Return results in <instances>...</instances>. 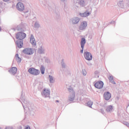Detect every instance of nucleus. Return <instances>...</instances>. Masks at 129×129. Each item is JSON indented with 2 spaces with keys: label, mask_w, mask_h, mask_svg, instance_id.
I'll list each match as a JSON object with an SVG mask.
<instances>
[{
  "label": "nucleus",
  "mask_w": 129,
  "mask_h": 129,
  "mask_svg": "<svg viewBox=\"0 0 129 129\" xmlns=\"http://www.w3.org/2000/svg\"><path fill=\"white\" fill-rule=\"evenodd\" d=\"M21 100L25 104L24 105V103L21 102L25 112H26V113H29L30 115H34V114H35V111H36V110L34 108V106H33V105H30L29 101L25 99V97H24L23 94H21Z\"/></svg>",
  "instance_id": "nucleus-1"
},
{
  "label": "nucleus",
  "mask_w": 129,
  "mask_h": 129,
  "mask_svg": "<svg viewBox=\"0 0 129 129\" xmlns=\"http://www.w3.org/2000/svg\"><path fill=\"white\" fill-rule=\"evenodd\" d=\"M27 24L21 23L16 28H13L14 31L18 30V32H25L26 31Z\"/></svg>",
  "instance_id": "nucleus-2"
},
{
  "label": "nucleus",
  "mask_w": 129,
  "mask_h": 129,
  "mask_svg": "<svg viewBox=\"0 0 129 129\" xmlns=\"http://www.w3.org/2000/svg\"><path fill=\"white\" fill-rule=\"evenodd\" d=\"M24 31L19 32L16 34V38L17 40H23L26 37H27V34L24 33Z\"/></svg>",
  "instance_id": "nucleus-3"
},
{
  "label": "nucleus",
  "mask_w": 129,
  "mask_h": 129,
  "mask_svg": "<svg viewBox=\"0 0 129 129\" xmlns=\"http://www.w3.org/2000/svg\"><path fill=\"white\" fill-rule=\"evenodd\" d=\"M28 72L30 73V74H32V75H35V76H37L40 74V71L34 68H30L28 70Z\"/></svg>",
  "instance_id": "nucleus-4"
},
{
  "label": "nucleus",
  "mask_w": 129,
  "mask_h": 129,
  "mask_svg": "<svg viewBox=\"0 0 129 129\" xmlns=\"http://www.w3.org/2000/svg\"><path fill=\"white\" fill-rule=\"evenodd\" d=\"M51 94V91L49 89H46L44 88L41 92V95L43 97L45 98L50 97V94Z\"/></svg>",
  "instance_id": "nucleus-5"
},
{
  "label": "nucleus",
  "mask_w": 129,
  "mask_h": 129,
  "mask_svg": "<svg viewBox=\"0 0 129 129\" xmlns=\"http://www.w3.org/2000/svg\"><path fill=\"white\" fill-rule=\"evenodd\" d=\"M23 52L24 54L26 55H33L34 54V51H33V48H25L23 50Z\"/></svg>",
  "instance_id": "nucleus-6"
},
{
  "label": "nucleus",
  "mask_w": 129,
  "mask_h": 129,
  "mask_svg": "<svg viewBox=\"0 0 129 129\" xmlns=\"http://www.w3.org/2000/svg\"><path fill=\"white\" fill-rule=\"evenodd\" d=\"M85 59L88 61H91L92 60V54L88 51H86L84 53Z\"/></svg>",
  "instance_id": "nucleus-7"
},
{
  "label": "nucleus",
  "mask_w": 129,
  "mask_h": 129,
  "mask_svg": "<svg viewBox=\"0 0 129 129\" xmlns=\"http://www.w3.org/2000/svg\"><path fill=\"white\" fill-rule=\"evenodd\" d=\"M103 85H104V83H103L102 81H97L94 84L95 87L98 89H101L103 88Z\"/></svg>",
  "instance_id": "nucleus-8"
},
{
  "label": "nucleus",
  "mask_w": 129,
  "mask_h": 129,
  "mask_svg": "<svg viewBox=\"0 0 129 129\" xmlns=\"http://www.w3.org/2000/svg\"><path fill=\"white\" fill-rule=\"evenodd\" d=\"M87 27V22L83 21L81 23L79 28L80 31H85V30H86Z\"/></svg>",
  "instance_id": "nucleus-9"
},
{
  "label": "nucleus",
  "mask_w": 129,
  "mask_h": 129,
  "mask_svg": "<svg viewBox=\"0 0 129 129\" xmlns=\"http://www.w3.org/2000/svg\"><path fill=\"white\" fill-rule=\"evenodd\" d=\"M16 8L19 12H23V11L25 10V6H24V4L21 2H19L16 5Z\"/></svg>",
  "instance_id": "nucleus-10"
},
{
  "label": "nucleus",
  "mask_w": 129,
  "mask_h": 129,
  "mask_svg": "<svg viewBox=\"0 0 129 129\" xmlns=\"http://www.w3.org/2000/svg\"><path fill=\"white\" fill-rule=\"evenodd\" d=\"M85 44H86V39H85V38L83 37L81 38V47L82 48V49L81 50L80 52L82 53H83V50L84 49Z\"/></svg>",
  "instance_id": "nucleus-11"
},
{
  "label": "nucleus",
  "mask_w": 129,
  "mask_h": 129,
  "mask_svg": "<svg viewBox=\"0 0 129 129\" xmlns=\"http://www.w3.org/2000/svg\"><path fill=\"white\" fill-rule=\"evenodd\" d=\"M70 22L73 25H77L80 22V18L79 17H74L70 20Z\"/></svg>",
  "instance_id": "nucleus-12"
},
{
  "label": "nucleus",
  "mask_w": 129,
  "mask_h": 129,
  "mask_svg": "<svg viewBox=\"0 0 129 129\" xmlns=\"http://www.w3.org/2000/svg\"><path fill=\"white\" fill-rule=\"evenodd\" d=\"M104 98L105 100H109L111 98V94H110V92L108 91L105 92L104 93Z\"/></svg>",
  "instance_id": "nucleus-13"
},
{
  "label": "nucleus",
  "mask_w": 129,
  "mask_h": 129,
  "mask_svg": "<svg viewBox=\"0 0 129 129\" xmlns=\"http://www.w3.org/2000/svg\"><path fill=\"white\" fill-rule=\"evenodd\" d=\"M23 40H18L15 42L16 47H18L19 49L23 48V45H24Z\"/></svg>",
  "instance_id": "nucleus-14"
},
{
  "label": "nucleus",
  "mask_w": 129,
  "mask_h": 129,
  "mask_svg": "<svg viewBox=\"0 0 129 129\" xmlns=\"http://www.w3.org/2000/svg\"><path fill=\"white\" fill-rule=\"evenodd\" d=\"M91 15V12L86 10L84 13H80V16L81 17H83V18H86V17H88Z\"/></svg>",
  "instance_id": "nucleus-15"
},
{
  "label": "nucleus",
  "mask_w": 129,
  "mask_h": 129,
  "mask_svg": "<svg viewBox=\"0 0 129 129\" xmlns=\"http://www.w3.org/2000/svg\"><path fill=\"white\" fill-rule=\"evenodd\" d=\"M18 71V69L16 67H12L10 70H9V72L10 74L12 75H15L17 73V71Z\"/></svg>",
  "instance_id": "nucleus-16"
},
{
  "label": "nucleus",
  "mask_w": 129,
  "mask_h": 129,
  "mask_svg": "<svg viewBox=\"0 0 129 129\" xmlns=\"http://www.w3.org/2000/svg\"><path fill=\"white\" fill-rule=\"evenodd\" d=\"M30 42L32 45H33V46H36V40L35 39V37H34V35H33V34L31 35Z\"/></svg>",
  "instance_id": "nucleus-17"
},
{
  "label": "nucleus",
  "mask_w": 129,
  "mask_h": 129,
  "mask_svg": "<svg viewBox=\"0 0 129 129\" xmlns=\"http://www.w3.org/2000/svg\"><path fill=\"white\" fill-rule=\"evenodd\" d=\"M38 52L39 54H45V49L43 46H40L38 50Z\"/></svg>",
  "instance_id": "nucleus-18"
},
{
  "label": "nucleus",
  "mask_w": 129,
  "mask_h": 129,
  "mask_svg": "<svg viewBox=\"0 0 129 129\" xmlns=\"http://www.w3.org/2000/svg\"><path fill=\"white\" fill-rule=\"evenodd\" d=\"M61 65L62 69H66V68H67V65L65 63V61L64 60V59H62L61 60Z\"/></svg>",
  "instance_id": "nucleus-19"
},
{
  "label": "nucleus",
  "mask_w": 129,
  "mask_h": 129,
  "mask_svg": "<svg viewBox=\"0 0 129 129\" xmlns=\"http://www.w3.org/2000/svg\"><path fill=\"white\" fill-rule=\"evenodd\" d=\"M113 109V107L112 105H109L106 107V111L107 112H111Z\"/></svg>",
  "instance_id": "nucleus-20"
},
{
  "label": "nucleus",
  "mask_w": 129,
  "mask_h": 129,
  "mask_svg": "<svg viewBox=\"0 0 129 129\" xmlns=\"http://www.w3.org/2000/svg\"><path fill=\"white\" fill-rule=\"evenodd\" d=\"M75 98V93H73L72 94H70V97L69 99V100H70V101H73Z\"/></svg>",
  "instance_id": "nucleus-21"
},
{
  "label": "nucleus",
  "mask_w": 129,
  "mask_h": 129,
  "mask_svg": "<svg viewBox=\"0 0 129 129\" xmlns=\"http://www.w3.org/2000/svg\"><path fill=\"white\" fill-rule=\"evenodd\" d=\"M16 57V60L17 61V62H18L19 63H21V62H22V58H21L19 56V54L17 53L15 55Z\"/></svg>",
  "instance_id": "nucleus-22"
},
{
  "label": "nucleus",
  "mask_w": 129,
  "mask_h": 129,
  "mask_svg": "<svg viewBox=\"0 0 129 129\" xmlns=\"http://www.w3.org/2000/svg\"><path fill=\"white\" fill-rule=\"evenodd\" d=\"M79 6H80L81 7H85V6H86L85 1H84V0H80Z\"/></svg>",
  "instance_id": "nucleus-23"
},
{
  "label": "nucleus",
  "mask_w": 129,
  "mask_h": 129,
  "mask_svg": "<svg viewBox=\"0 0 129 129\" xmlns=\"http://www.w3.org/2000/svg\"><path fill=\"white\" fill-rule=\"evenodd\" d=\"M24 15L26 18H28V17H30L31 16V11L27 10L24 12Z\"/></svg>",
  "instance_id": "nucleus-24"
},
{
  "label": "nucleus",
  "mask_w": 129,
  "mask_h": 129,
  "mask_svg": "<svg viewBox=\"0 0 129 129\" xmlns=\"http://www.w3.org/2000/svg\"><path fill=\"white\" fill-rule=\"evenodd\" d=\"M48 78L50 83H54L55 82V80H54V78L53 77V76L49 75Z\"/></svg>",
  "instance_id": "nucleus-25"
},
{
  "label": "nucleus",
  "mask_w": 129,
  "mask_h": 129,
  "mask_svg": "<svg viewBox=\"0 0 129 129\" xmlns=\"http://www.w3.org/2000/svg\"><path fill=\"white\" fill-rule=\"evenodd\" d=\"M45 66L44 65H41L40 67V71L41 72V74H45Z\"/></svg>",
  "instance_id": "nucleus-26"
},
{
  "label": "nucleus",
  "mask_w": 129,
  "mask_h": 129,
  "mask_svg": "<svg viewBox=\"0 0 129 129\" xmlns=\"http://www.w3.org/2000/svg\"><path fill=\"white\" fill-rule=\"evenodd\" d=\"M80 0H74V4L77 8H79Z\"/></svg>",
  "instance_id": "nucleus-27"
},
{
  "label": "nucleus",
  "mask_w": 129,
  "mask_h": 129,
  "mask_svg": "<svg viewBox=\"0 0 129 129\" xmlns=\"http://www.w3.org/2000/svg\"><path fill=\"white\" fill-rule=\"evenodd\" d=\"M93 104V102L92 101H89L87 102V105L89 107L92 108V105Z\"/></svg>",
  "instance_id": "nucleus-28"
},
{
  "label": "nucleus",
  "mask_w": 129,
  "mask_h": 129,
  "mask_svg": "<svg viewBox=\"0 0 129 129\" xmlns=\"http://www.w3.org/2000/svg\"><path fill=\"white\" fill-rule=\"evenodd\" d=\"M34 27L35 29H39L40 28V24H39V22H35V23L34 24Z\"/></svg>",
  "instance_id": "nucleus-29"
},
{
  "label": "nucleus",
  "mask_w": 129,
  "mask_h": 129,
  "mask_svg": "<svg viewBox=\"0 0 129 129\" xmlns=\"http://www.w3.org/2000/svg\"><path fill=\"white\" fill-rule=\"evenodd\" d=\"M68 90L69 92H70V94H72V93H75V92H74V90H73V88H69Z\"/></svg>",
  "instance_id": "nucleus-30"
},
{
  "label": "nucleus",
  "mask_w": 129,
  "mask_h": 129,
  "mask_svg": "<svg viewBox=\"0 0 129 129\" xmlns=\"http://www.w3.org/2000/svg\"><path fill=\"white\" fill-rule=\"evenodd\" d=\"M118 6H119V7H120L121 8H123V2L122 1L119 2V3H118Z\"/></svg>",
  "instance_id": "nucleus-31"
},
{
  "label": "nucleus",
  "mask_w": 129,
  "mask_h": 129,
  "mask_svg": "<svg viewBox=\"0 0 129 129\" xmlns=\"http://www.w3.org/2000/svg\"><path fill=\"white\" fill-rule=\"evenodd\" d=\"M44 58H45V63H50V59H49V58L48 57H44Z\"/></svg>",
  "instance_id": "nucleus-32"
},
{
  "label": "nucleus",
  "mask_w": 129,
  "mask_h": 129,
  "mask_svg": "<svg viewBox=\"0 0 129 129\" xmlns=\"http://www.w3.org/2000/svg\"><path fill=\"white\" fill-rule=\"evenodd\" d=\"M82 73L84 76H86V71L85 70H82Z\"/></svg>",
  "instance_id": "nucleus-33"
},
{
  "label": "nucleus",
  "mask_w": 129,
  "mask_h": 129,
  "mask_svg": "<svg viewBox=\"0 0 129 129\" xmlns=\"http://www.w3.org/2000/svg\"><path fill=\"white\" fill-rule=\"evenodd\" d=\"M38 90H42V89H43V85L42 84H39L38 87Z\"/></svg>",
  "instance_id": "nucleus-34"
},
{
  "label": "nucleus",
  "mask_w": 129,
  "mask_h": 129,
  "mask_svg": "<svg viewBox=\"0 0 129 129\" xmlns=\"http://www.w3.org/2000/svg\"><path fill=\"white\" fill-rule=\"evenodd\" d=\"M108 79H109L110 82H111V81H113V77L112 76H109Z\"/></svg>",
  "instance_id": "nucleus-35"
},
{
  "label": "nucleus",
  "mask_w": 129,
  "mask_h": 129,
  "mask_svg": "<svg viewBox=\"0 0 129 129\" xmlns=\"http://www.w3.org/2000/svg\"><path fill=\"white\" fill-rule=\"evenodd\" d=\"M124 124L126 125V126H129V123L127 122H124Z\"/></svg>",
  "instance_id": "nucleus-36"
},
{
  "label": "nucleus",
  "mask_w": 129,
  "mask_h": 129,
  "mask_svg": "<svg viewBox=\"0 0 129 129\" xmlns=\"http://www.w3.org/2000/svg\"><path fill=\"white\" fill-rule=\"evenodd\" d=\"M5 129H13L12 126H7Z\"/></svg>",
  "instance_id": "nucleus-37"
},
{
  "label": "nucleus",
  "mask_w": 129,
  "mask_h": 129,
  "mask_svg": "<svg viewBox=\"0 0 129 129\" xmlns=\"http://www.w3.org/2000/svg\"><path fill=\"white\" fill-rule=\"evenodd\" d=\"M101 113H102L103 114H104V110H103V109H101Z\"/></svg>",
  "instance_id": "nucleus-38"
},
{
  "label": "nucleus",
  "mask_w": 129,
  "mask_h": 129,
  "mask_svg": "<svg viewBox=\"0 0 129 129\" xmlns=\"http://www.w3.org/2000/svg\"><path fill=\"white\" fill-rule=\"evenodd\" d=\"M25 129H31V127H30V126L27 125L26 127H25Z\"/></svg>",
  "instance_id": "nucleus-39"
},
{
  "label": "nucleus",
  "mask_w": 129,
  "mask_h": 129,
  "mask_svg": "<svg viewBox=\"0 0 129 129\" xmlns=\"http://www.w3.org/2000/svg\"><path fill=\"white\" fill-rule=\"evenodd\" d=\"M111 83H112V84H116V83H115V82L113 80L111 82Z\"/></svg>",
  "instance_id": "nucleus-40"
},
{
  "label": "nucleus",
  "mask_w": 129,
  "mask_h": 129,
  "mask_svg": "<svg viewBox=\"0 0 129 129\" xmlns=\"http://www.w3.org/2000/svg\"><path fill=\"white\" fill-rule=\"evenodd\" d=\"M11 0H3L4 2H5L6 3L8 2H10Z\"/></svg>",
  "instance_id": "nucleus-41"
},
{
  "label": "nucleus",
  "mask_w": 129,
  "mask_h": 129,
  "mask_svg": "<svg viewBox=\"0 0 129 129\" xmlns=\"http://www.w3.org/2000/svg\"><path fill=\"white\" fill-rule=\"evenodd\" d=\"M110 24H115V22L114 21H111L110 22Z\"/></svg>",
  "instance_id": "nucleus-42"
},
{
  "label": "nucleus",
  "mask_w": 129,
  "mask_h": 129,
  "mask_svg": "<svg viewBox=\"0 0 129 129\" xmlns=\"http://www.w3.org/2000/svg\"><path fill=\"white\" fill-rule=\"evenodd\" d=\"M61 2H62V3H64V2H65V0H60Z\"/></svg>",
  "instance_id": "nucleus-43"
},
{
  "label": "nucleus",
  "mask_w": 129,
  "mask_h": 129,
  "mask_svg": "<svg viewBox=\"0 0 129 129\" xmlns=\"http://www.w3.org/2000/svg\"><path fill=\"white\" fill-rule=\"evenodd\" d=\"M56 102H59V100H56Z\"/></svg>",
  "instance_id": "nucleus-44"
},
{
  "label": "nucleus",
  "mask_w": 129,
  "mask_h": 129,
  "mask_svg": "<svg viewBox=\"0 0 129 129\" xmlns=\"http://www.w3.org/2000/svg\"><path fill=\"white\" fill-rule=\"evenodd\" d=\"M1 30H2V27H1V26H0V32Z\"/></svg>",
  "instance_id": "nucleus-45"
},
{
  "label": "nucleus",
  "mask_w": 129,
  "mask_h": 129,
  "mask_svg": "<svg viewBox=\"0 0 129 129\" xmlns=\"http://www.w3.org/2000/svg\"><path fill=\"white\" fill-rule=\"evenodd\" d=\"M18 2H21L22 0H17Z\"/></svg>",
  "instance_id": "nucleus-46"
},
{
  "label": "nucleus",
  "mask_w": 129,
  "mask_h": 129,
  "mask_svg": "<svg viewBox=\"0 0 129 129\" xmlns=\"http://www.w3.org/2000/svg\"><path fill=\"white\" fill-rule=\"evenodd\" d=\"M1 23H2V22H1V20H0V24H1Z\"/></svg>",
  "instance_id": "nucleus-47"
}]
</instances>
